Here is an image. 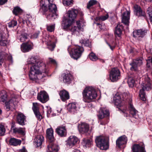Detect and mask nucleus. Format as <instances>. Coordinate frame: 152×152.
I'll list each match as a JSON object with an SVG mask.
<instances>
[{
	"label": "nucleus",
	"instance_id": "f257e3e1",
	"mask_svg": "<svg viewBox=\"0 0 152 152\" xmlns=\"http://www.w3.org/2000/svg\"><path fill=\"white\" fill-rule=\"evenodd\" d=\"M27 64L30 68L29 74L30 79L35 82H39V80L43 77L42 74L47 72L46 65L35 57H32L29 59Z\"/></svg>",
	"mask_w": 152,
	"mask_h": 152
},
{
	"label": "nucleus",
	"instance_id": "f03ea898",
	"mask_svg": "<svg viewBox=\"0 0 152 152\" xmlns=\"http://www.w3.org/2000/svg\"><path fill=\"white\" fill-rule=\"evenodd\" d=\"M83 100L87 103L92 102L97 96L95 89L92 87H86L82 92Z\"/></svg>",
	"mask_w": 152,
	"mask_h": 152
},
{
	"label": "nucleus",
	"instance_id": "7ed1b4c3",
	"mask_svg": "<svg viewBox=\"0 0 152 152\" xmlns=\"http://www.w3.org/2000/svg\"><path fill=\"white\" fill-rule=\"evenodd\" d=\"M53 0H42L40 10L45 12L48 9L50 12H56L57 7L55 4H53Z\"/></svg>",
	"mask_w": 152,
	"mask_h": 152
},
{
	"label": "nucleus",
	"instance_id": "20e7f679",
	"mask_svg": "<svg viewBox=\"0 0 152 152\" xmlns=\"http://www.w3.org/2000/svg\"><path fill=\"white\" fill-rule=\"evenodd\" d=\"M67 50L71 57L75 60L80 57L84 50L83 47L79 45H76L73 48L69 46Z\"/></svg>",
	"mask_w": 152,
	"mask_h": 152
},
{
	"label": "nucleus",
	"instance_id": "39448f33",
	"mask_svg": "<svg viewBox=\"0 0 152 152\" xmlns=\"http://www.w3.org/2000/svg\"><path fill=\"white\" fill-rule=\"evenodd\" d=\"M95 141L97 147L101 149L106 150L109 148V141L105 137L102 136H97L96 137Z\"/></svg>",
	"mask_w": 152,
	"mask_h": 152
},
{
	"label": "nucleus",
	"instance_id": "423d86ee",
	"mask_svg": "<svg viewBox=\"0 0 152 152\" xmlns=\"http://www.w3.org/2000/svg\"><path fill=\"white\" fill-rule=\"evenodd\" d=\"M142 80L141 86L142 89L140 90L139 95H145V90L148 91L151 89L150 79L148 75H144L143 77Z\"/></svg>",
	"mask_w": 152,
	"mask_h": 152
},
{
	"label": "nucleus",
	"instance_id": "0eeeda50",
	"mask_svg": "<svg viewBox=\"0 0 152 152\" xmlns=\"http://www.w3.org/2000/svg\"><path fill=\"white\" fill-rule=\"evenodd\" d=\"M120 72L118 68H114L112 69L110 75V79L112 81H117L120 78Z\"/></svg>",
	"mask_w": 152,
	"mask_h": 152
},
{
	"label": "nucleus",
	"instance_id": "6e6552de",
	"mask_svg": "<svg viewBox=\"0 0 152 152\" xmlns=\"http://www.w3.org/2000/svg\"><path fill=\"white\" fill-rule=\"evenodd\" d=\"M143 58L142 57L139 58L134 60L130 64L131 66V70L133 71H137L138 70V67L142 64Z\"/></svg>",
	"mask_w": 152,
	"mask_h": 152
},
{
	"label": "nucleus",
	"instance_id": "1a4fd4ad",
	"mask_svg": "<svg viewBox=\"0 0 152 152\" xmlns=\"http://www.w3.org/2000/svg\"><path fill=\"white\" fill-rule=\"evenodd\" d=\"M83 20L80 19V20H77L76 22V24L77 26H72L70 30L72 33L75 34L79 33L81 31H83V29L81 27L80 25L83 22Z\"/></svg>",
	"mask_w": 152,
	"mask_h": 152
},
{
	"label": "nucleus",
	"instance_id": "9d476101",
	"mask_svg": "<svg viewBox=\"0 0 152 152\" xmlns=\"http://www.w3.org/2000/svg\"><path fill=\"white\" fill-rule=\"evenodd\" d=\"M37 99L42 103H45L49 100V96L45 91H41L38 93Z\"/></svg>",
	"mask_w": 152,
	"mask_h": 152
},
{
	"label": "nucleus",
	"instance_id": "9b49d317",
	"mask_svg": "<svg viewBox=\"0 0 152 152\" xmlns=\"http://www.w3.org/2000/svg\"><path fill=\"white\" fill-rule=\"evenodd\" d=\"M73 21L64 17L62 23V26L63 28L66 30H69L71 28V26Z\"/></svg>",
	"mask_w": 152,
	"mask_h": 152
},
{
	"label": "nucleus",
	"instance_id": "f8f14e48",
	"mask_svg": "<svg viewBox=\"0 0 152 152\" xmlns=\"http://www.w3.org/2000/svg\"><path fill=\"white\" fill-rule=\"evenodd\" d=\"M78 11L75 9H72L68 11L67 13V19L73 21L77 17Z\"/></svg>",
	"mask_w": 152,
	"mask_h": 152
},
{
	"label": "nucleus",
	"instance_id": "ddd939ff",
	"mask_svg": "<svg viewBox=\"0 0 152 152\" xmlns=\"http://www.w3.org/2000/svg\"><path fill=\"white\" fill-rule=\"evenodd\" d=\"M134 14L137 16L145 17V13L142 10L141 7L137 5L134 6Z\"/></svg>",
	"mask_w": 152,
	"mask_h": 152
},
{
	"label": "nucleus",
	"instance_id": "4468645a",
	"mask_svg": "<svg viewBox=\"0 0 152 152\" xmlns=\"http://www.w3.org/2000/svg\"><path fill=\"white\" fill-rule=\"evenodd\" d=\"M130 15V12L126 11L123 13L122 16V22L127 26L129 25Z\"/></svg>",
	"mask_w": 152,
	"mask_h": 152
},
{
	"label": "nucleus",
	"instance_id": "2eb2a0df",
	"mask_svg": "<svg viewBox=\"0 0 152 152\" xmlns=\"http://www.w3.org/2000/svg\"><path fill=\"white\" fill-rule=\"evenodd\" d=\"M61 76L63 78V81L66 83H70L73 79L72 75L70 73L63 74Z\"/></svg>",
	"mask_w": 152,
	"mask_h": 152
},
{
	"label": "nucleus",
	"instance_id": "dca6fc26",
	"mask_svg": "<svg viewBox=\"0 0 152 152\" xmlns=\"http://www.w3.org/2000/svg\"><path fill=\"white\" fill-rule=\"evenodd\" d=\"M78 139L73 136H70L66 141V144L69 147H72L75 145L78 141Z\"/></svg>",
	"mask_w": 152,
	"mask_h": 152
},
{
	"label": "nucleus",
	"instance_id": "f3484780",
	"mask_svg": "<svg viewBox=\"0 0 152 152\" xmlns=\"http://www.w3.org/2000/svg\"><path fill=\"white\" fill-rule=\"evenodd\" d=\"M109 115V111L105 108H101L98 114V116L100 119L103 118Z\"/></svg>",
	"mask_w": 152,
	"mask_h": 152
},
{
	"label": "nucleus",
	"instance_id": "a211bd4d",
	"mask_svg": "<svg viewBox=\"0 0 152 152\" xmlns=\"http://www.w3.org/2000/svg\"><path fill=\"white\" fill-rule=\"evenodd\" d=\"M53 131L52 128L48 129L46 130V137L49 142H54L55 139L54 137Z\"/></svg>",
	"mask_w": 152,
	"mask_h": 152
},
{
	"label": "nucleus",
	"instance_id": "6ab92c4d",
	"mask_svg": "<svg viewBox=\"0 0 152 152\" xmlns=\"http://www.w3.org/2000/svg\"><path fill=\"white\" fill-rule=\"evenodd\" d=\"M58 150L57 145L54 144L53 142H49L47 146V152H57Z\"/></svg>",
	"mask_w": 152,
	"mask_h": 152
},
{
	"label": "nucleus",
	"instance_id": "aec40b11",
	"mask_svg": "<svg viewBox=\"0 0 152 152\" xmlns=\"http://www.w3.org/2000/svg\"><path fill=\"white\" fill-rule=\"evenodd\" d=\"M58 150L57 145L54 144L53 142H49L47 146V152H57Z\"/></svg>",
	"mask_w": 152,
	"mask_h": 152
},
{
	"label": "nucleus",
	"instance_id": "412c9836",
	"mask_svg": "<svg viewBox=\"0 0 152 152\" xmlns=\"http://www.w3.org/2000/svg\"><path fill=\"white\" fill-rule=\"evenodd\" d=\"M26 120V117L24 114L21 113H18L17 116V121L19 124L22 126L24 125Z\"/></svg>",
	"mask_w": 152,
	"mask_h": 152
},
{
	"label": "nucleus",
	"instance_id": "4be33fe9",
	"mask_svg": "<svg viewBox=\"0 0 152 152\" xmlns=\"http://www.w3.org/2000/svg\"><path fill=\"white\" fill-rule=\"evenodd\" d=\"M78 129L79 131L82 133L87 132L89 129V126L86 123H81L79 125Z\"/></svg>",
	"mask_w": 152,
	"mask_h": 152
},
{
	"label": "nucleus",
	"instance_id": "5701e85b",
	"mask_svg": "<svg viewBox=\"0 0 152 152\" xmlns=\"http://www.w3.org/2000/svg\"><path fill=\"white\" fill-rule=\"evenodd\" d=\"M57 133L61 137H64L66 136V130L65 126H59L56 129Z\"/></svg>",
	"mask_w": 152,
	"mask_h": 152
},
{
	"label": "nucleus",
	"instance_id": "b1692460",
	"mask_svg": "<svg viewBox=\"0 0 152 152\" xmlns=\"http://www.w3.org/2000/svg\"><path fill=\"white\" fill-rule=\"evenodd\" d=\"M9 42L7 40L4 36V33L1 30H0V45L5 46L8 44Z\"/></svg>",
	"mask_w": 152,
	"mask_h": 152
},
{
	"label": "nucleus",
	"instance_id": "393cba45",
	"mask_svg": "<svg viewBox=\"0 0 152 152\" xmlns=\"http://www.w3.org/2000/svg\"><path fill=\"white\" fill-rule=\"evenodd\" d=\"M59 95L61 100L65 101L68 99L69 98V96L68 92L65 90H63L60 91Z\"/></svg>",
	"mask_w": 152,
	"mask_h": 152
},
{
	"label": "nucleus",
	"instance_id": "a878e982",
	"mask_svg": "<svg viewBox=\"0 0 152 152\" xmlns=\"http://www.w3.org/2000/svg\"><path fill=\"white\" fill-rule=\"evenodd\" d=\"M44 140L43 136L42 135H39L37 136L34 139V142L37 147H39L42 145Z\"/></svg>",
	"mask_w": 152,
	"mask_h": 152
},
{
	"label": "nucleus",
	"instance_id": "bb28decb",
	"mask_svg": "<svg viewBox=\"0 0 152 152\" xmlns=\"http://www.w3.org/2000/svg\"><path fill=\"white\" fill-rule=\"evenodd\" d=\"M127 140V138L125 136H121L116 141V145L119 148H120L121 145L126 143Z\"/></svg>",
	"mask_w": 152,
	"mask_h": 152
},
{
	"label": "nucleus",
	"instance_id": "cd10ccee",
	"mask_svg": "<svg viewBox=\"0 0 152 152\" xmlns=\"http://www.w3.org/2000/svg\"><path fill=\"white\" fill-rule=\"evenodd\" d=\"M113 100L115 105L118 107H121L122 106L121 96H120L118 94H116L114 96Z\"/></svg>",
	"mask_w": 152,
	"mask_h": 152
},
{
	"label": "nucleus",
	"instance_id": "c85d7f7f",
	"mask_svg": "<svg viewBox=\"0 0 152 152\" xmlns=\"http://www.w3.org/2000/svg\"><path fill=\"white\" fill-rule=\"evenodd\" d=\"M48 40L47 41L48 48L51 51H53L55 47V45L54 42V41L51 37H48Z\"/></svg>",
	"mask_w": 152,
	"mask_h": 152
},
{
	"label": "nucleus",
	"instance_id": "c756f323",
	"mask_svg": "<svg viewBox=\"0 0 152 152\" xmlns=\"http://www.w3.org/2000/svg\"><path fill=\"white\" fill-rule=\"evenodd\" d=\"M32 49V46L28 43H23L21 45V50L23 52H28Z\"/></svg>",
	"mask_w": 152,
	"mask_h": 152
},
{
	"label": "nucleus",
	"instance_id": "7c9ffc66",
	"mask_svg": "<svg viewBox=\"0 0 152 152\" xmlns=\"http://www.w3.org/2000/svg\"><path fill=\"white\" fill-rule=\"evenodd\" d=\"M123 29V26L122 24L121 23H118L115 28V33L116 35L118 37H120L122 34V31Z\"/></svg>",
	"mask_w": 152,
	"mask_h": 152
},
{
	"label": "nucleus",
	"instance_id": "2f4dec72",
	"mask_svg": "<svg viewBox=\"0 0 152 152\" xmlns=\"http://www.w3.org/2000/svg\"><path fill=\"white\" fill-rule=\"evenodd\" d=\"M145 33V31L142 30H138L134 31L133 33V36L134 37H142Z\"/></svg>",
	"mask_w": 152,
	"mask_h": 152
},
{
	"label": "nucleus",
	"instance_id": "473e14b6",
	"mask_svg": "<svg viewBox=\"0 0 152 152\" xmlns=\"http://www.w3.org/2000/svg\"><path fill=\"white\" fill-rule=\"evenodd\" d=\"M14 127L12 125L11 126V130H12L13 132L15 133L20 134L23 135L25 134V129L24 128H13Z\"/></svg>",
	"mask_w": 152,
	"mask_h": 152
},
{
	"label": "nucleus",
	"instance_id": "72a5a7b5",
	"mask_svg": "<svg viewBox=\"0 0 152 152\" xmlns=\"http://www.w3.org/2000/svg\"><path fill=\"white\" fill-rule=\"evenodd\" d=\"M9 142L10 145L14 146L20 145L21 142V140L16 139L14 138H11L10 139Z\"/></svg>",
	"mask_w": 152,
	"mask_h": 152
},
{
	"label": "nucleus",
	"instance_id": "f704fd0d",
	"mask_svg": "<svg viewBox=\"0 0 152 152\" xmlns=\"http://www.w3.org/2000/svg\"><path fill=\"white\" fill-rule=\"evenodd\" d=\"M142 147H145V146L143 144L141 145L134 144L132 146V151L133 152H139L140 151L141 148Z\"/></svg>",
	"mask_w": 152,
	"mask_h": 152
},
{
	"label": "nucleus",
	"instance_id": "c9c22d12",
	"mask_svg": "<svg viewBox=\"0 0 152 152\" xmlns=\"http://www.w3.org/2000/svg\"><path fill=\"white\" fill-rule=\"evenodd\" d=\"M77 105L75 102L69 104L67 106L69 111L70 112H75L76 110Z\"/></svg>",
	"mask_w": 152,
	"mask_h": 152
},
{
	"label": "nucleus",
	"instance_id": "e433bc0d",
	"mask_svg": "<svg viewBox=\"0 0 152 152\" xmlns=\"http://www.w3.org/2000/svg\"><path fill=\"white\" fill-rule=\"evenodd\" d=\"M82 145L86 147L90 146L92 143V140L88 138H84L82 142Z\"/></svg>",
	"mask_w": 152,
	"mask_h": 152
},
{
	"label": "nucleus",
	"instance_id": "4c0bfd02",
	"mask_svg": "<svg viewBox=\"0 0 152 152\" xmlns=\"http://www.w3.org/2000/svg\"><path fill=\"white\" fill-rule=\"evenodd\" d=\"M129 110L130 114L132 115L133 117L136 118V116L137 113V111L134 108L133 105L132 104H130L129 105Z\"/></svg>",
	"mask_w": 152,
	"mask_h": 152
},
{
	"label": "nucleus",
	"instance_id": "58836bf2",
	"mask_svg": "<svg viewBox=\"0 0 152 152\" xmlns=\"http://www.w3.org/2000/svg\"><path fill=\"white\" fill-rule=\"evenodd\" d=\"M7 95L5 91L4 90L0 92V101L4 102L7 99Z\"/></svg>",
	"mask_w": 152,
	"mask_h": 152
},
{
	"label": "nucleus",
	"instance_id": "ea45409f",
	"mask_svg": "<svg viewBox=\"0 0 152 152\" xmlns=\"http://www.w3.org/2000/svg\"><path fill=\"white\" fill-rule=\"evenodd\" d=\"M22 10L18 7H15L13 10V13L16 15L21 14L22 12Z\"/></svg>",
	"mask_w": 152,
	"mask_h": 152
},
{
	"label": "nucleus",
	"instance_id": "a19ab883",
	"mask_svg": "<svg viewBox=\"0 0 152 152\" xmlns=\"http://www.w3.org/2000/svg\"><path fill=\"white\" fill-rule=\"evenodd\" d=\"M128 83L130 87H133L135 84V80L132 77H129L128 79Z\"/></svg>",
	"mask_w": 152,
	"mask_h": 152
},
{
	"label": "nucleus",
	"instance_id": "79ce46f5",
	"mask_svg": "<svg viewBox=\"0 0 152 152\" xmlns=\"http://www.w3.org/2000/svg\"><path fill=\"white\" fill-rule=\"evenodd\" d=\"M88 56L90 60L93 61H95L98 59L97 56L93 52L90 53Z\"/></svg>",
	"mask_w": 152,
	"mask_h": 152
},
{
	"label": "nucleus",
	"instance_id": "37998d69",
	"mask_svg": "<svg viewBox=\"0 0 152 152\" xmlns=\"http://www.w3.org/2000/svg\"><path fill=\"white\" fill-rule=\"evenodd\" d=\"M57 16L56 12H50L46 17L49 20H53L57 17Z\"/></svg>",
	"mask_w": 152,
	"mask_h": 152
},
{
	"label": "nucleus",
	"instance_id": "c03bdc74",
	"mask_svg": "<svg viewBox=\"0 0 152 152\" xmlns=\"http://www.w3.org/2000/svg\"><path fill=\"white\" fill-rule=\"evenodd\" d=\"M108 17L109 15L107 14L105 15H102L97 18V19L99 21H104L107 20Z\"/></svg>",
	"mask_w": 152,
	"mask_h": 152
},
{
	"label": "nucleus",
	"instance_id": "a18cd8bd",
	"mask_svg": "<svg viewBox=\"0 0 152 152\" xmlns=\"http://www.w3.org/2000/svg\"><path fill=\"white\" fill-rule=\"evenodd\" d=\"M6 129L4 125L0 124V136H3L4 135Z\"/></svg>",
	"mask_w": 152,
	"mask_h": 152
},
{
	"label": "nucleus",
	"instance_id": "49530a36",
	"mask_svg": "<svg viewBox=\"0 0 152 152\" xmlns=\"http://www.w3.org/2000/svg\"><path fill=\"white\" fill-rule=\"evenodd\" d=\"M97 2V1L96 0H90L87 4V8L88 9H89L91 7L96 4Z\"/></svg>",
	"mask_w": 152,
	"mask_h": 152
},
{
	"label": "nucleus",
	"instance_id": "de8ad7c7",
	"mask_svg": "<svg viewBox=\"0 0 152 152\" xmlns=\"http://www.w3.org/2000/svg\"><path fill=\"white\" fill-rule=\"evenodd\" d=\"M27 35L26 33L22 34L20 38V40L21 42H24L27 39Z\"/></svg>",
	"mask_w": 152,
	"mask_h": 152
},
{
	"label": "nucleus",
	"instance_id": "09e8293b",
	"mask_svg": "<svg viewBox=\"0 0 152 152\" xmlns=\"http://www.w3.org/2000/svg\"><path fill=\"white\" fill-rule=\"evenodd\" d=\"M80 42L82 44H83L85 46L90 47L91 44L88 40H85L82 39L80 40Z\"/></svg>",
	"mask_w": 152,
	"mask_h": 152
},
{
	"label": "nucleus",
	"instance_id": "8fccbe9b",
	"mask_svg": "<svg viewBox=\"0 0 152 152\" xmlns=\"http://www.w3.org/2000/svg\"><path fill=\"white\" fill-rule=\"evenodd\" d=\"M73 0H62L63 4L65 6H68L72 4Z\"/></svg>",
	"mask_w": 152,
	"mask_h": 152
},
{
	"label": "nucleus",
	"instance_id": "3c124183",
	"mask_svg": "<svg viewBox=\"0 0 152 152\" xmlns=\"http://www.w3.org/2000/svg\"><path fill=\"white\" fill-rule=\"evenodd\" d=\"M39 104L37 103H33L32 109L34 112L39 111Z\"/></svg>",
	"mask_w": 152,
	"mask_h": 152
},
{
	"label": "nucleus",
	"instance_id": "603ef678",
	"mask_svg": "<svg viewBox=\"0 0 152 152\" xmlns=\"http://www.w3.org/2000/svg\"><path fill=\"white\" fill-rule=\"evenodd\" d=\"M17 23L16 21L12 20L11 22L8 23V26L9 27H14L17 24Z\"/></svg>",
	"mask_w": 152,
	"mask_h": 152
},
{
	"label": "nucleus",
	"instance_id": "864d4df0",
	"mask_svg": "<svg viewBox=\"0 0 152 152\" xmlns=\"http://www.w3.org/2000/svg\"><path fill=\"white\" fill-rule=\"evenodd\" d=\"M34 113L35 114V116L37 118V119L40 120L42 118V116L40 114L39 110L36 111V112H34Z\"/></svg>",
	"mask_w": 152,
	"mask_h": 152
},
{
	"label": "nucleus",
	"instance_id": "5fc2aeb1",
	"mask_svg": "<svg viewBox=\"0 0 152 152\" xmlns=\"http://www.w3.org/2000/svg\"><path fill=\"white\" fill-rule=\"evenodd\" d=\"M120 96H121V97H122L123 101L126 100L129 96V94L127 93H124Z\"/></svg>",
	"mask_w": 152,
	"mask_h": 152
},
{
	"label": "nucleus",
	"instance_id": "6e6d98bb",
	"mask_svg": "<svg viewBox=\"0 0 152 152\" xmlns=\"http://www.w3.org/2000/svg\"><path fill=\"white\" fill-rule=\"evenodd\" d=\"M147 12L149 15V17L150 18H152V7L148 8Z\"/></svg>",
	"mask_w": 152,
	"mask_h": 152
},
{
	"label": "nucleus",
	"instance_id": "4d7b16f0",
	"mask_svg": "<svg viewBox=\"0 0 152 152\" xmlns=\"http://www.w3.org/2000/svg\"><path fill=\"white\" fill-rule=\"evenodd\" d=\"M151 64L152 66V58L147 60V65L148 67H150Z\"/></svg>",
	"mask_w": 152,
	"mask_h": 152
},
{
	"label": "nucleus",
	"instance_id": "13d9d810",
	"mask_svg": "<svg viewBox=\"0 0 152 152\" xmlns=\"http://www.w3.org/2000/svg\"><path fill=\"white\" fill-rule=\"evenodd\" d=\"M55 27L53 25H52L47 27V29L48 31L52 32L54 30Z\"/></svg>",
	"mask_w": 152,
	"mask_h": 152
},
{
	"label": "nucleus",
	"instance_id": "bf43d9fd",
	"mask_svg": "<svg viewBox=\"0 0 152 152\" xmlns=\"http://www.w3.org/2000/svg\"><path fill=\"white\" fill-rule=\"evenodd\" d=\"M39 32H37L34 33L31 36V38L33 39L37 38L39 36Z\"/></svg>",
	"mask_w": 152,
	"mask_h": 152
},
{
	"label": "nucleus",
	"instance_id": "052dcab7",
	"mask_svg": "<svg viewBox=\"0 0 152 152\" xmlns=\"http://www.w3.org/2000/svg\"><path fill=\"white\" fill-rule=\"evenodd\" d=\"M121 110L123 113H124V116L127 117V113L126 109H123L122 108H119Z\"/></svg>",
	"mask_w": 152,
	"mask_h": 152
},
{
	"label": "nucleus",
	"instance_id": "680f3d73",
	"mask_svg": "<svg viewBox=\"0 0 152 152\" xmlns=\"http://www.w3.org/2000/svg\"><path fill=\"white\" fill-rule=\"evenodd\" d=\"M4 57L2 53V52L0 53V66H1V61L3 60Z\"/></svg>",
	"mask_w": 152,
	"mask_h": 152
},
{
	"label": "nucleus",
	"instance_id": "e2e57ef3",
	"mask_svg": "<svg viewBox=\"0 0 152 152\" xmlns=\"http://www.w3.org/2000/svg\"><path fill=\"white\" fill-rule=\"evenodd\" d=\"M5 108L7 111H9L10 108V105L8 104H6Z\"/></svg>",
	"mask_w": 152,
	"mask_h": 152
},
{
	"label": "nucleus",
	"instance_id": "0e129e2a",
	"mask_svg": "<svg viewBox=\"0 0 152 152\" xmlns=\"http://www.w3.org/2000/svg\"><path fill=\"white\" fill-rule=\"evenodd\" d=\"M50 61L52 63L56 65L57 64V63L55 60L50 58Z\"/></svg>",
	"mask_w": 152,
	"mask_h": 152
},
{
	"label": "nucleus",
	"instance_id": "69168bd1",
	"mask_svg": "<svg viewBox=\"0 0 152 152\" xmlns=\"http://www.w3.org/2000/svg\"><path fill=\"white\" fill-rule=\"evenodd\" d=\"M7 0H0V5L4 4L7 1Z\"/></svg>",
	"mask_w": 152,
	"mask_h": 152
},
{
	"label": "nucleus",
	"instance_id": "338daca9",
	"mask_svg": "<svg viewBox=\"0 0 152 152\" xmlns=\"http://www.w3.org/2000/svg\"><path fill=\"white\" fill-rule=\"evenodd\" d=\"M19 152H27V151L25 148L23 147L22 149L19 150Z\"/></svg>",
	"mask_w": 152,
	"mask_h": 152
},
{
	"label": "nucleus",
	"instance_id": "774afa93",
	"mask_svg": "<svg viewBox=\"0 0 152 152\" xmlns=\"http://www.w3.org/2000/svg\"><path fill=\"white\" fill-rule=\"evenodd\" d=\"M140 96L141 99L143 101H145V94L140 95Z\"/></svg>",
	"mask_w": 152,
	"mask_h": 152
}]
</instances>
